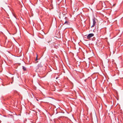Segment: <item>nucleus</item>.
Instances as JSON below:
<instances>
[{"label":"nucleus","mask_w":123,"mask_h":123,"mask_svg":"<svg viewBox=\"0 0 123 123\" xmlns=\"http://www.w3.org/2000/svg\"><path fill=\"white\" fill-rule=\"evenodd\" d=\"M37 100L38 101V100L37 99Z\"/></svg>","instance_id":"6e6552de"},{"label":"nucleus","mask_w":123,"mask_h":123,"mask_svg":"<svg viewBox=\"0 0 123 123\" xmlns=\"http://www.w3.org/2000/svg\"><path fill=\"white\" fill-rule=\"evenodd\" d=\"M94 36V34L93 33H90L89 34L87 37V38L88 39H89L92 37Z\"/></svg>","instance_id":"f03ea898"},{"label":"nucleus","mask_w":123,"mask_h":123,"mask_svg":"<svg viewBox=\"0 0 123 123\" xmlns=\"http://www.w3.org/2000/svg\"><path fill=\"white\" fill-rule=\"evenodd\" d=\"M97 19H95L94 17L92 19V20H93V25L91 27H94V26L95 25L96 23V20H97Z\"/></svg>","instance_id":"f257e3e1"},{"label":"nucleus","mask_w":123,"mask_h":123,"mask_svg":"<svg viewBox=\"0 0 123 123\" xmlns=\"http://www.w3.org/2000/svg\"><path fill=\"white\" fill-rule=\"evenodd\" d=\"M51 40V38L50 37H48L46 38V41H47L48 43L50 42Z\"/></svg>","instance_id":"7ed1b4c3"},{"label":"nucleus","mask_w":123,"mask_h":123,"mask_svg":"<svg viewBox=\"0 0 123 123\" xmlns=\"http://www.w3.org/2000/svg\"><path fill=\"white\" fill-rule=\"evenodd\" d=\"M23 68L24 71H26V68L24 66H23Z\"/></svg>","instance_id":"423d86ee"},{"label":"nucleus","mask_w":123,"mask_h":123,"mask_svg":"<svg viewBox=\"0 0 123 123\" xmlns=\"http://www.w3.org/2000/svg\"><path fill=\"white\" fill-rule=\"evenodd\" d=\"M42 67L41 63H39L37 65V67L36 68L37 69H38L39 68Z\"/></svg>","instance_id":"20e7f679"},{"label":"nucleus","mask_w":123,"mask_h":123,"mask_svg":"<svg viewBox=\"0 0 123 123\" xmlns=\"http://www.w3.org/2000/svg\"><path fill=\"white\" fill-rule=\"evenodd\" d=\"M64 24H66L69 25H70V23L68 21H66L64 23Z\"/></svg>","instance_id":"39448f33"},{"label":"nucleus","mask_w":123,"mask_h":123,"mask_svg":"<svg viewBox=\"0 0 123 123\" xmlns=\"http://www.w3.org/2000/svg\"><path fill=\"white\" fill-rule=\"evenodd\" d=\"M37 60H38V59H37V55L36 58L35 60V61H36V63H37L38 62V61H37Z\"/></svg>","instance_id":"0eeeda50"}]
</instances>
